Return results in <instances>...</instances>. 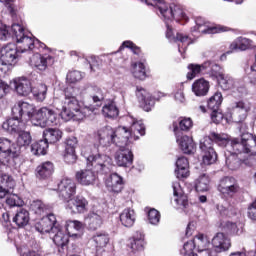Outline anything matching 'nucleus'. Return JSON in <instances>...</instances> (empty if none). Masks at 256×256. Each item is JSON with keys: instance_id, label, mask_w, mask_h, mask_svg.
Here are the masks:
<instances>
[{"instance_id": "9", "label": "nucleus", "mask_w": 256, "mask_h": 256, "mask_svg": "<svg viewBox=\"0 0 256 256\" xmlns=\"http://www.w3.org/2000/svg\"><path fill=\"white\" fill-rule=\"evenodd\" d=\"M94 139L98 142V145H102V147H107L110 143L117 145L119 142L117 130L114 131L111 127H104L98 130L95 133Z\"/></svg>"}, {"instance_id": "34", "label": "nucleus", "mask_w": 256, "mask_h": 256, "mask_svg": "<svg viewBox=\"0 0 256 256\" xmlns=\"http://www.w3.org/2000/svg\"><path fill=\"white\" fill-rule=\"evenodd\" d=\"M31 141H33V138L31 137V133H29L25 130L18 132V137L16 140L15 147H19L20 155H21L23 149H27V147H29V145H31Z\"/></svg>"}, {"instance_id": "53", "label": "nucleus", "mask_w": 256, "mask_h": 256, "mask_svg": "<svg viewBox=\"0 0 256 256\" xmlns=\"http://www.w3.org/2000/svg\"><path fill=\"white\" fill-rule=\"evenodd\" d=\"M83 79V74L80 71L74 70L68 72L66 76L67 83H77Z\"/></svg>"}, {"instance_id": "6", "label": "nucleus", "mask_w": 256, "mask_h": 256, "mask_svg": "<svg viewBox=\"0 0 256 256\" xmlns=\"http://www.w3.org/2000/svg\"><path fill=\"white\" fill-rule=\"evenodd\" d=\"M151 5L159 9L160 14L166 21H173V19H175V21H181V19L187 21L189 19L185 11H183V8L179 5L171 4L167 6L163 0H152Z\"/></svg>"}, {"instance_id": "32", "label": "nucleus", "mask_w": 256, "mask_h": 256, "mask_svg": "<svg viewBox=\"0 0 256 256\" xmlns=\"http://www.w3.org/2000/svg\"><path fill=\"white\" fill-rule=\"evenodd\" d=\"M136 97H138L139 101H142L144 103L146 111H151V107L155 105V99L151 98V96L147 93V90H145V88L137 87Z\"/></svg>"}, {"instance_id": "11", "label": "nucleus", "mask_w": 256, "mask_h": 256, "mask_svg": "<svg viewBox=\"0 0 256 256\" xmlns=\"http://www.w3.org/2000/svg\"><path fill=\"white\" fill-rule=\"evenodd\" d=\"M218 191L225 197H233L235 194L239 193V183L237 179L226 176L220 180Z\"/></svg>"}, {"instance_id": "46", "label": "nucleus", "mask_w": 256, "mask_h": 256, "mask_svg": "<svg viewBox=\"0 0 256 256\" xmlns=\"http://www.w3.org/2000/svg\"><path fill=\"white\" fill-rule=\"evenodd\" d=\"M29 219V211L20 209V211L13 217V223H16V225H27Z\"/></svg>"}, {"instance_id": "31", "label": "nucleus", "mask_w": 256, "mask_h": 256, "mask_svg": "<svg viewBox=\"0 0 256 256\" xmlns=\"http://www.w3.org/2000/svg\"><path fill=\"white\" fill-rule=\"evenodd\" d=\"M192 91L196 97H205L209 93V82L203 78L196 80L192 84Z\"/></svg>"}, {"instance_id": "21", "label": "nucleus", "mask_w": 256, "mask_h": 256, "mask_svg": "<svg viewBox=\"0 0 256 256\" xmlns=\"http://www.w3.org/2000/svg\"><path fill=\"white\" fill-rule=\"evenodd\" d=\"M22 119L23 118H15V116L12 115V118H9L2 124V129L8 133H20L21 131H25L27 126Z\"/></svg>"}, {"instance_id": "10", "label": "nucleus", "mask_w": 256, "mask_h": 256, "mask_svg": "<svg viewBox=\"0 0 256 256\" xmlns=\"http://www.w3.org/2000/svg\"><path fill=\"white\" fill-rule=\"evenodd\" d=\"M173 127V131L176 135V141L179 144L183 153H186V155H191V153H195V142H193V138L187 135H183L181 130H179L176 122L173 123Z\"/></svg>"}, {"instance_id": "5", "label": "nucleus", "mask_w": 256, "mask_h": 256, "mask_svg": "<svg viewBox=\"0 0 256 256\" xmlns=\"http://www.w3.org/2000/svg\"><path fill=\"white\" fill-rule=\"evenodd\" d=\"M34 229L41 235H49L53 243L60 249H65L69 245V235L63 233L61 226L57 225H38Z\"/></svg>"}, {"instance_id": "64", "label": "nucleus", "mask_w": 256, "mask_h": 256, "mask_svg": "<svg viewBox=\"0 0 256 256\" xmlns=\"http://www.w3.org/2000/svg\"><path fill=\"white\" fill-rule=\"evenodd\" d=\"M87 219H89L90 223L92 224H96V225L101 224V216H99V214L97 213H94V212L90 213Z\"/></svg>"}, {"instance_id": "47", "label": "nucleus", "mask_w": 256, "mask_h": 256, "mask_svg": "<svg viewBox=\"0 0 256 256\" xmlns=\"http://www.w3.org/2000/svg\"><path fill=\"white\" fill-rule=\"evenodd\" d=\"M175 41H179L180 43H182V45H184V47H181V44L178 45V51L179 53L182 52V49H187V47H189V45H191V38H189V36L178 32L175 36Z\"/></svg>"}, {"instance_id": "7", "label": "nucleus", "mask_w": 256, "mask_h": 256, "mask_svg": "<svg viewBox=\"0 0 256 256\" xmlns=\"http://www.w3.org/2000/svg\"><path fill=\"white\" fill-rule=\"evenodd\" d=\"M11 31L13 37H15L17 43L19 44V49L21 53H25V51H33L35 49V39L25 35V30L23 26L20 24L14 23L11 26Z\"/></svg>"}, {"instance_id": "29", "label": "nucleus", "mask_w": 256, "mask_h": 256, "mask_svg": "<svg viewBox=\"0 0 256 256\" xmlns=\"http://www.w3.org/2000/svg\"><path fill=\"white\" fill-rule=\"evenodd\" d=\"M172 189L175 197L174 201L177 207H183V209H187V205H189V199L183 193V190H181V186L179 185V182H173Z\"/></svg>"}, {"instance_id": "59", "label": "nucleus", "mask_w": 256, "mask_h": 256, "mask_svg": "<svg viewBox=\"0 0 256 256\" xmlns=\"http://www.w3.org/2000/svg\"><path fill=\"white\" fill-rule=\"evenodd\" d=\"M247 211L249 219L256 221V198L248 204Z\"/></svg>"}, {"instance_id": "16", "label": "nucleus", "mask_w": 256, "mask_h": 256, "mask_svg": "<svg viewBox=\"0 0 256 256\" xmlns=\"http://www.w3.org/2000/svg\"><path fill=\"white\" fill-rule=\"evenodd\" d=\"M17 57H19V49L15 44H8L1 49L0 61L2 65H13Z\"/></svg>"}, {"instance_id": "24", "label": "nucleus", "mask_w": 256, "mask_h": 256, "mask_svg": "<svg viewBox=\"0 0 256 256\" xmlns=\"http://www.w3.org/2000/svg\"><path fill=\"white\" fill-rule=\"evenodd\" d=\"M196 26L193 31H198L199 33H205L209 35H213L215 33H221L223 29L219 27H213L205 20L203 17H197L195 20Z\"/></svg>"}, {"instance_id": "62", "label": "nucleus", "mask_w": 256, "mask_h": 256, "mask_svg": "<svg viewBox=\"0 0 256 256\" xmlns=\"http://www.w3.org/2000/svg\"><path fill=\"white\" fill-rule=\"evenodd\" d=\"M175 173L178 179H186V177H189V168H176Z\"/></svg>"}, {"instance_id": "35", "label": "nucleus", "mask_w": 256, "mask_h": 256, "mask_svg": "<svg viewBox=\"0 0 256 256\" xmlns=\"http://www.w3.org/2000/svg\"><path fill=\"white\" fill-rule=\"evenodd\" d=\"M102 115L107 119H116V117H119V108L115 101L111 100L102 107Z\"/></svg>"}, {"instance_id": "40", "label": "nucleus", "mask_w": 256, "mask_h": 256, "mask_svg": "<svg viewBox=\"0 0 256 256\" xmlns=\"http://www.w3.org/2000/svg\"><path fill=\"white\" fill-rule=\"evenodd\" d=\"M251 108L245 102H237L234 106V117L238 115V121H243L247 117V113Z\"/></svg>"}, {"instance_id": "25", "label": "nucleus", "mask_w": 256, "mask_h": 256, "mask_svg": "<svg viewBox=\"0 0 256 256\" xmlns=\"http://www.w3.org/2000/svg\"><path fill=\"white\" fill-rule=\"evenodd\" d=\"M89 202L83 196H77L68 200L67 209L72 213H85Z\"/></svg>"}, {"instance_id": "61", "label": "nucleus", "mask_w": 256, "mask_h": 256, "mask_svg": "<svg viewBox=\"0 0 256 256\" xmlns=\"http://www.w3.org/2000/svg\"><path fill=\"white\" fill-rule=\"evenodd\" d=\"M77 147V138L76 137H69L67 140H66V148L65 150L66 151H75Z\"/></svg>"}, {"instance_id": "20", "label": "nucleus", "mask_w": 256, "mask_h": 256, "mask_svg": "<svg viewBox=\"0 0 256 256\" xmlns=\"http://www.w3.org/2000/svg\"><path fill=\"white\" fill-rule=\"evenodd\" d=\"M212 245L216 253H225L231 249V239L224 233L218 232L212 239Z\"/></svg>"}, {"instance_id": "26", "label": "nucleus", "mask_w": 256, "mask_h": 256, "mask_svg": "<svg viewBox=\"0 0 256 256\" xmlns=\"http://www.w3.org/2000/svg\"><path fill=\"white\" fill-rule=\"evenodd\" d=\"M252 47L253 40L240 36L230 44V51L226 52V54L229 55L235 51H247V49H252Z\"/></svg>"}, {"instance_id": "2", "label": "nucleus", "mask_w": 256, "mask_h": 256, "mask_svg": "<svg viewBox=\"0 0 256 256\" xmlns=\"http://www.w3.org/2000/svg\"><path fill=\"white\" fill-rule=\"evenodd\" d=\"M79 93V88L70 87L64 92V100L62 101V111L60 112V117L63 121H83L87 117V111L93 113L97 107L92 104H86L83 109H81V104L77 95Z\"/></svg>"}, {"instance_id": "3", "label": "nucleus", "mask_w": 256, "mask_h": 256, "mask_svg": "<svg viewBox=\"0 0 256 256\" xmlns=\"http://www.w3.org/2000/svg\"><path fill=\"white\" fill-rule=\"evenodd\" d=\"M118 142L117 147L119 149L115 153L114 159L118 167H131L133 165V152L131 151V143L133 136L131 131L125 127L117 129Z\"/></svg>"}, {"instance_id": "63", "label": "nucleus", "mask_w": 256, "mask_h": 256, "mask_svg": "<svg viewBox=\"0 0 256 256\" xmlns=\"http://www.w3.org/2000/svg\"><path fill=\"white\" fill-rule=\"evenodd\" d=\"M42 221L47 225H57V216L55 214H48L42 218Z\"/></svg>"}, {"instance_id": "38", "label": "nucleus", "mask_w": 256, "mask_h": 256, "mask_svg": "<svg viewBox=\"0 0 256 256\" xmlns=\"http://www.w3.org/2000/svg\"><path fill=\"white\" fill-rule=\"evenodd\" d=\"M192 243L197 251H204L205 255L209 253V239L204 234L196 235Z\"/></svg>"}, {"instance_id": "41", "label": "nucleus", "mask_w": 256, "mask_h": 256, "mask_svg": "<svg viewBox=\"0 0 256 256\" xmlns=\"http://www.w3.org/2000/svg\"><path fill=\"white\" fill-rule=\"evenodd\" d=\"M120 221L122 225H134L136 221L135 210L126 208L120 214Z\"/></svg>"}, {"instance_id": "45", "label": "nucleus", "mask_w": 256, "mask_h": 256, "mask_svg": "<svg viewBox=\"0 0 256 256\" xmlns=\"http://www.w3.org/2000/svg\"><path fill=\"white\" fill-rule=\"evenodd\" d=\"M30 209L35 213V215H43V213H47L49 211V205H46L41 200H34L30 205Z\"/></svg>"}, {"instance_id": "60", "label": "nucleus", "mask_w": 256, "mask_h": 256, "mask_svg": "<svg viewBox=\"0 0 256 256\" xmlns=\"http://www.w3.org/2000/svg\"><path fill=\"white\" fill-rule=\"evenodd\" d=\"M123 47H127L128 49H131L135 55H139L141 53V48L134 45L131 41H124L120 49H123Z\"/></svg>"}, {"instance_id": "51", "label": "nucleus", "mask_w": 256, "mask_h": 256, "mask_svg": "<svg viewBox=\"0 0 256 256\" xmlns=\"http://www.w3.org/2000/svg\"><path fill=\"white\" fill-rule=\"evenodd\" d=\"M215 161H217V152H215V150L204 152V156H203L204 165H213Z\"/></svg>"}, {"instance_id": "15", "label": "nucleus", "mask_w": 256, "mask_h": 256, "mask_svg": "<svg viewBox=\"0 0 256 256\" xmlns=\"http://www.w3.org/2000/svg\"><path fill=\"white\" fill-rule=\"evenodd\" d=\"M53 63H55V58L47 54L36 53L30 58L31 67H35L38 71H47Z\"/></svg>"}, {"instance_id": "58", "label": "nucleus", "mask_w": 256, "mask_h": 256, "mask_svg": "<svg viewBox=\"0 0 256 256\" xmlns=\"http://www.w3.org/2000/svg\"><path fill=\"white\" fill-rule=\"evenodd\" d=\"M9 37H11L9 28L3 22H0V41H7Z\"/></svg>"}, {"instance_id": "36", "label": "nucleus", "mask_w": 256, "mask_h": 256, "mask_svg": "<svg viewBox=\"0 0 256 256\" xmlns=\"http://www.w3.org/2000/svg\"><path fill=\"white\" fill-rule=\"evenodd\" d=\"M87 93L93 103H102V101H105V92L98 86H87Z\"/></svg>"}, {"instance_id": "28", "label": "nucleus", "mask_w": 256, "mask_h": 256, "mask_svg": "<svg viewBox=\"0 0 256 256\" xmlns=\"http://www.w3.org/2000/svg\"><path fill=\"white\" fill-rule=\"evenodd\" d=\"M211 61L204 62L203 64H189L187 69V79L189 81L195 79V77H199L203 71H207V69H211Z\"/></svg>"}, {"instance_id": "18", "label": "nucleus", "mask_w": 256, "mask_h": 256, "mask_svg": "<svg viewBox=\"0 0 256 256\" xmlns=\"http://www.w3.org/2000/svg\"><path fill=\"white\" fill-rule=\"evenodd\" d=\"M5 155V157H10V159H17L21 155V148L15 146L11 140L7 138H0V154Z\"/></svg>"}, {"instance_id": "14", "label": "nucleus", "mask_w": 256, "mask_h": 256, "mask_svg": "<svg viewBox=\"0 0 256 256\" xmlns=\"http://www.w3.org/2000/svg\"><path fill=\"white\" fill-rule=\"evenodd\" d=\"M12 115L16 119H23V117H27L28 119H32L35 116V106L28 102H18L12 107Z\"/></svg>"}, {"instance_id": "23", "label": "nucleus", "mask_w": 256, "mask_h": 256, "mask_svg": "<svg viewBox=\"0 0 256 256\" xmlns=\"http://www.w3.org/2000/svg\"><path fill=\"white\" fill-rule=\"evenodd\" d=\"M15 189V180L9 174H0V199H5Z\"/></svg>"}, {"instance_id": "37", "label": "nucleus", "mask_w": 256, "mask_h": 256, "mask_svg": "<svg viewBox=\"0 0 256 256\" xmlns=\"http://www.w3.org/2000/svg\"><path fill=\"white\" fill-rule=\"evenodd\" d=\"M218 84L224 91H229L235 87V79L228 74L218 73L216 76Z\"/></svg>"}, {"instance_id": "30", "label": "nucleus", "mask_w": 256, "mask_h": 256, "mask_svg": "<svg viewBox=\"0 0 256 256\" xmlns=\"http://www.w3.org/2000/svg\"><path fill=\"white\" fill-rule=\"evenodd\" d=\"M54 166L50 161L43 162L36 168V177L38 179H49L53 175Z\"/></svg>"}, {"instance_id": "13", "label": "nucleus", "mask_w": 256, "mask_h": 256, "mask_svg": "<svg viewBox=\"0 0 256 256\" xmlns=\"http://www.w3.org/2000/svg\"><path fill=\"white\" fill-rule=\"evenodd\" d=\"M145 233L137 231L127 241V247L130 250L128 256H139V252L145 249Z\"/></svg>"}, {"instance_id": "55", "label": "nucleus", "mask_w": 256, "mask_h": 256, "mask_svg": "<svg viewBox=\"0 0 256 256\" xmlns=\"http://www.w3.org/2000/svg\"><path fill=\"white\" fill-rule=\"evenodd\" d=\"M64 161L65 163H68V165H73V163L77 161L75 150H65Z\"/></svg>"}, {"instance_id": "43", "label": "nucleus", "mask_w": 256, "mask_h": 256, "mask_svg": "<svg viewBox=\"0 0 256 256\" xmlns=\"http://www.w3.org/2000/svg\"><path fill=\"white\" fill-rule=\"evenodd\" d=\"M32 95L36 101H45L47 97V85L38 84L37 86L32 88Z\"/></svg>"}, {"instance_id": "4", "label": "nucleus", "mask_w": 256, "mask_h": 256, "mask_svg": "<svg viewBox=\"0 0 256 256\" xmlns=\"http://www.w3.org/2000/svg\"><path fill=\"white\" fill-rule=\"evenodd\" d=\"M87 167H93L96 173L107 174L111 171V157L99 153V144L88 146L82 150Z\"/></svg>"}, {"instance_id": "57", "label": "nucleus", "mask_w": 256, "mask_h": 256, "mask_svg": "<svg viewBox=\"0 0 256 256\" xmlns=\"http://www.w3.org/2000/svg\"><path fill=\"white\" fill-rule=\"evenodd\" d=\"M224 229L225 231H229L228 235H241L243 233V226L226 225Z\"/></svg>"}, {"instance_id": "39", "label": "nucleus", "mask_w": 256, "mask_h": 256, "mask_svg": "<svg viewBox=\"0 0 256 256\" xmlns=\"http://www.w3.org/2000/svg\"><path fill=\"white\" fill-rule=\"evenodd\" d=\"M209 183L211 180L209 176L206 174L200 175L195 181V189L198 193H204L205 191H209Z\"/></svg>"}, {"instance_id": "49", "label": "nucleus", "mask_w": 256, "mask_h": 256, "mask_svg": "<svg viewBox=\"0 0 256 256\" xmlns=\"http://www.w3.org/2000/svg\"><path fill=\"white\" fill-rule=\"evenodd\" d=\"M6 204H8L10 207H23L25 202L21 197H19V195L11 194L7 197Z\"/></svg>"}, {"instance_id": "17", "label": "nucleus", "mask_w": 256, "mask_h": 256, "mask_svg": "<svg viewBox=\"0 0 256 256\" xmlns=\"http://www.w3.org/2000/svg\"><path fill=\"white\" fill-rule=\"evenodd\" d=\"M76 191L77 185L75 184V181H73V179L64 178L58 184V193L59 196L62 197V199H71L73 195H75Z\"/></svg>"}, {"instance_id": "19", "label": "nucleus", "mask_w": 256, "mask_h": 256, "mask_svg": "<svg viewBox=\"0 0 256 256\" xmlns=\"http://www.w3.org/2000/svg\"><path fill=\"white\" fill-rule=\"evenodd\" d=\"M76 181L84 187L95 185L97 183V173L91 168L82 169L76 172Z\"/></svg>"}, {"instance_id": "33", "label": "nucleus", "mask_w": 256, "mask_h": 256, "mask_svg": "<svg viewBox=\"0 0 256 256\" xmlns=\"http://www.w3.org/2000/svg\"><path fill=\"white\" fill-rule=\"evenodd\" d=\"M62 137L63 132L59 129L49 128L43 132V139L47 142L48 145H53V143L61 141Z\"/></svg>"}, {"instance_id": "50", "label": "nucleus", "mask_w": 256, "mask_h": 256, "mask_svg": "<svg viewBox=\"0 0 256 256\" xmlns=\"http://www.w3.org/2000/svg\"><path fill=\"white\" fill-rule=\"evenodd\" d=\"M65 231H67L68 239L69 237H79V231L83 230L82 225H67L64 226Z\"/></svg>"}, {"instance_id": "42", "label": "nucleus", "mask_w": 256, "mask_h": 256, "mask_svg": "<svg viewBox=\"0 0 256 256\" xmlns=\"http://www.w3.org/2000/svg\"><path fill=\"white\" fill-rule=\"evenodd\" d=\"M47 149H49V144L45 139L34 142L31 145V153H33V155H46Z\"/></svg>"}, {"instance_id": "27", "label": "nucleus", "mask_w": 256, "mask_h": 256, "mask_svg": "<svg viewBox=\"0 0 256 256\" xmlns=\"http://www.w3.org/2000/svg\"><path fill=\"white\" fill-rule=\"evenodd\" d=\"M108 191L121 193L123 191V177L117 173L111 174L105 181Z\"/></svg>"}, {"instance_id": "1", "label": "nucleus", "mask_w": 256, "mask_h": 256, "mask_svg": "<svg viewBox=\"0 0 256 256\" xmlns=\"http://www.w3.org/2000/svg\"><path fill=\"white\" fill-rule=\"evenodd\" d=\"M213 143H216L219 147H232V154L226 157V165H228L230 169H235V163H238V160L235 159V155H239V153L256 155V137L249 133L242 134L240 138H233L231 142H229V136H227V134L212 132L209 136L204 137L200 141L201 151H203V153L215 151V149H213Z\"/></svg>"}, {"instance_id": "12", "label": "nucleus", "mask_w": 256, "mask_h": 256, "mask_svg": "<svg viewBox=\"0 0 256 256\" xmlns=\"http://www.w3.org/2000/svg\"><path fill=\"white\" fill-rule=\"evenodd\" d=\"M221 103H223V94L221 92H216L210 99L208 100V109L211 112V120L213 123L219 124L223 120V114L219 112V107H221Z\"/></svg>"}, {"instance_id": "52", "label": "nucleus", "mask_w": 256, "mask_h": 256, "mask_svg": "<svg viewBox=\"0 0 256 256\" xmlns=\"http://www.w3.org/2000/svg\"><path fill=\"white\" fill-rule=\"evenodd\" d=\"M148 221L151 225H157L161 221V213L156 209H150L148 211Z\"/></svg>"}, {"instance_id": "54", "label": "nucleus", "mask_w": 256, "mask_h": 256, "mask_svg": "<svg viewBox=\"0 0 256 256\" xmlns=\"http://www.w3.org/2000/svg\"><path fill=\"white\" fill-rule=\"evenodd\" d=\"M131 131L139 133V135H145V124L142 121H133L131 125Z\"/></svg>"}, {"instance_id": "8", "label": "nucleus", "mask_w": 256, "mask_h": 256, "mask_svg": "<svg viewBox=\"0 0 256 256\" xmlns=\"http://www.w3.org/2000/svg\"><path fill=\"white\" fill-rule=\"evenodd\" d=\"M58 115L55 110L49 107L40 108L33 116L32 123L36 127H47V125H57Z\"/></svg>"}, {"instance_id": "44", "label": "nucleus", "mask_w": 256, "mask_h": 256, "mask_svg": "<svg viewBox=\"0 0 256 256\" xmlns=\"http://www.w3.org/2000/svg\"><path fill=\"white\" fill-rule=\"evenodd\" d=\"M132 74L135 77V79H140V81H144V79H147L145 64L143 62L135 63L133 65Z\"/></svg>"}, {"instance_id": "48", "label": "nucleus", "mask_w": 256, "mask_h": 256, "mask_svg": "<svg viewBox=\"0 0 256 256\" xmlns=\"http://www.w3.org/2000/svg\"><path fill=\"white\" fill-rule=\"evenodd\" d=\"M195 248V243L193 240L187 241L184 243L183 248L180 250V255L182 256H199L193 252Z\"/></svg>"}, {"instance_id": "56", "label": "nucleus", "mask_w": 256, "mask_h": 256, "mask_svg": "<svg viewBox=\"0 0 256 256\" xmlns=\"http://www.w3.org/2000/svg\"><path fill=\"white\" fill-rule=\"evenodd\" d=\"M193 127V120L191 118H182L179 121V131H189Z\"/></svg>"}, {"instance_id": "22", "label": "nucleus", "mask_w": 256, "mask_h": 256, "mask_svg": "<svg viewBox=\"0 0 256 256\" xmlns=\"http://www.w3.org/2000/svg\"><path fill=\"white\" fill-rule=\"evenodd\" d=\"M14 88L21 97H27V95L33 92V84L26 77L14 79Z\"/></svg>"}]
</instances>
